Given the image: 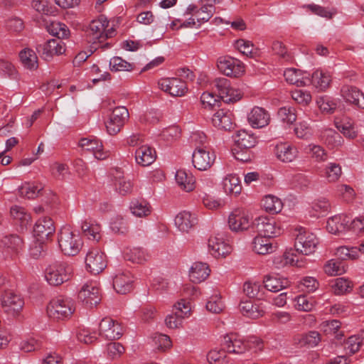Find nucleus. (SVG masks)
Returning a JSON list of instances; mask_svg holds the SVG:
<instances>
[{
    "label": "nucleus",
    "instance_id": "36",
    "mask_svg": "<svg viewBox=\"0 0 364 364\" xmlns=\"http://www.w3.org/2000/svg\"><path fill=\"white\" fill-rule=\"evenodd\" d=\"M337 129L348 139H355L358 136V131L352 119L348 117H343L336 121Z\"/></svg>",
    "mask_w": 364,
    "mask_h": 364
},
{
    "label": "nucleus",
    "instance_id": "5",
    "mask_svg": "<svg viewBox=\"0 0 364 364\" xmlns=\"http://www.w3.org/2000/svg\"><path fill=\"white\" fill-rule=\"evenodd\" d=\"M73 274V267L64 262L50 264L45 272L46 281L53 286H58L68 281Z\"/></svg>",
    "mask_w": 364,
    "mask_h": 364
},
{
    "label": "nucleus",
    "instance_id": "61",
    "mask_svg": "<svg viewBox=\"0 0 364 364\" xmlns=\"http://www.w3.org/2000/svg\"><path fill=\"white\" fill-rule=\"evenodd\" d=\"M279 118L287 124H291L296 120V109L290 106L282 107L277 112Z\"/></svg>",
    "mask_w": 364,
    "mask_h": 364
},
{
    "label": "nucleus",
    "instance_id": "63",
    "mask_svg": "<svg viewBox=\"0 0 364 364\" xmlns=\"http://www.w3.org/2000/svg\"><path fill=\"white\" fill-rule=\"evenodd\" d=\"M338 196L346 203H351L355 198L354 189L346 184H339L336 187Z\"/></svg>",
    "mask_w": 364,
    "mask_h": 364
},
{
    "label": "nucleus",
    "instance_id": "62",
    "mask_svg": "<svg viewBox=\"0 0 364 364\" xmlns=\"http://www.w3.org/2000/svg\"><path fill=\"white\" fill-rule=\"evenodd\" d=\"M11 215L14 220H19L22 226L26 225L31 220L30 214L24 208L18 205H14L11 208Z\"/></svg>",
    "mask_w": 364,
    "mask_h": 364
},
{
    "label": "nucleus",
    "instance_id": "2",
    "mask_svg": "<svg viewBox=\"0 0 364 364\" xmlns=\"http://www.w3.org/2000/svg\"><path fill=\"white\" fill-rule=\"evenodd\" d=\"M108 27L109 21L104 16H100L90 22L87 33L89 41L92 43V48L95 50L99 47L97 44L102 43L107 38L114 36V29L112 27Z\"/></svg>",
    "mask_w": 364,
    "mask_h": 364
},
{
    "label": "nucleus",
    "instance_id": "43",
    "mask_svg": "<svg viewBox=\"0 0 364 364\" xmlns=\"http://www.w3.org/2000/svg\"><path fill=\"white\" fill-rule=\"evenodd\" d=\"M81 229L84 235L87 237L89 240L98 241L101 237L100 225L91 220H85L83 221L81 225Z\"/></svg>",
    "mask_w": 364,
    "mask_h": 364
},
{
    "label": "nucleus",
    "instance_id": "38",
    "mask_svg": "<svg viewBox=\"0 0 364 364\" xmlns=\"http://www.w3.org/2000/svg\"><path fill=\"white\" fill-rule=\"evenodd\" d=\"M19 58L22 65L28 70H35L38 67V59L36 53L31 48H26L20 51Z\"/></svg>",
    "mask_w": 364,
    "mask_h": 364
},
{
    "label": "nucleus",
    "instance_id": "9",
    "mask_svg": "<svg viewBox=\"0 0 364 364\" xmlns=\"http://www.w3.org/2000/svg\"><path fill=\"white\" fill-rule=\"evenodd\" d=\"M129 117V113L127 107L124 106L115 107L106 122V129L109 134L115 135L119 133Z\"/></svg>",
    "mask_w": 364,
    "mask_h": 364
},
{
    "label": "nucleus",
    "instance_id": "41",
    "mask_svg": "<svg viewBox=\"0 0 364 364\" xmlns=\"http://www.w3.org/2000/svg\"><path fill=\"white\" fill-rule=\"evenodd\" d=\"M176 181L180 187L186 192L195 188L196 179L192 173L186 170L180 169L176 171Z\"/></svg>",
    "mask_w": 364,
    "mask_h": 364
},
{
    "label": "nucleus",
    "instance_id": "59",
    "mask_svg": "<svg viewBox=\"0 0 364 364\" xmlns=\"http://www.w3.org/2000/svg\"><path fill=\"white\" fill-rule=\"evenodd\" d=\"M341 324V322L338 320H331L323 322L322 327L326 333H333L337 340H341L344 336L342 331H339Z\"/></svg>",
    "mask_w": 364,
    "mask_h": 364
},
{
    "label": "nucleus",
    "instance_id": "51",
    "mask_svg": "<svg viewBox=\"0 0 364 364\" xmlns=\"http://www.w3.org/2000/svg\"><path fill=\"white\" fill-rule=\"evenodd\" d=\"M120 171H116V176L114 178L116 182L114 183L116 190L122 196L130 193L133 188V184L130 180H127L124 177L122 176Z\"/></svg>",
    "mask_w": 364,
    "mask_h": 364
},
{
    "label": "nucleus",
    "instance_id": "30",
    "mask_svg": "<svg viewBox=\"0 0 364 364\" xmlns=\"http://www.w3.org/2000/svg\"><path fill=\"white\" fill-rule=\"evenodd\" d=\"M212 122L218 129L230 130L233 127L232 113L223 109H219L213 114Z\"/></svg>",
    "mask_w": 364,
    "mask_h": 364
},
{
    "label": "nucleus",
    "instance_id": "44",
    "mask_svg": "<svg viewBox=\"0 0 364 364\" xmlns=\"http://www.w3.org/2000/svg\"><path fill=\"white\" fill-rule=\"evenodd\" d=\"M47 31L50 34L56 36L58 39L68 38L70 32L68 27L63 23L58 21H53L46 26Z\"/></svg>",
    "mask_w": 364,
    "mask_h": 364
},
{
    "label": "nucleus",
    "instance_id": "27",
    "mask_svg": "<svg viewBox=\"0 0 364 364\" xmlns=\"http://www.w3.org/2000/svg\"><path fill=\"white\" fill-rule=\"evenodd\" d=\"M132 277L129 272H123L116 274L113 279V287L115 291L125 294L132 289Z\"/></svg>",
    "mask_w": 364,
    "mask_h": 364
},
{
    "label": "nucleus",
    "instance_id": "35",
    "mask_svg": "<svg viewBox=\"0 0 364 364\" xmlns=\"http://www.w3.org/2000/svg\"><path fill=\"white\" fill-rule=\"evenodd\" d=\"M210 269L206 263L197 262L193 263L190 272L189 277L193 283H200L209 276Z\"/></svg>",
    "mask_w": 364,
    "mask_h": 364
},
{
    "label": "nucleus",
    "instance_id": "32",
    "mask_svg": "<svg viewBox=\"0 0 364 364\" xmlns=\"http://www.w3.org/2000/svg\"><path fill=\"white\" fill-rule=\"evenodd\" d=\"M156 157L155 150L149 146H141L135 151L136 161L142 166L151 165L154 162Z\"/></svg>",
    "mask_w": 364,
    "mask_h": 364
},
{
    "label": "nucleus",
    "instance_id": "11",
    "mask_svg": "<svg viewBox=\"0 0 364 364\" xmlns=\"http://www.w3.org/2000/svg\"><path fill=\"white\" fill-rule=\"evenodd\" d=\"M24 301L19 294L11 291L4 293L1 297V307L8 316L15 317L21 311Z\"/></svg>",
    "mask_w": 364,
    "mask_h": 364
},
{
    "label": "nucleus",
    "instance_id": "7",
    "mask_svg": "<svg viewBox=\"0 0 364 364\" xmlns=\"http://www.w3.org/2000/svg\"><path fill=\"white\" fill-rule=\"evenodd\" d=\"M213 84L218 97L226 103L235 102L242 98L241 91L232 87L230 80L225 77L215 78Z\"/></svg>",
    "mask_w": 364,
    "mask_h": 364
},
{
    "label": "nucleus",
    "instance_id": "28",
    "mask_svg": "<svg viewBox=\"0 0 364 364\" xmlns=\"http://www.w3.org/2000/svg\"><path fill=\"white\" fill-rule=\"evenodd\" d=\"M208 245L210 253L215 257H225L232 250L230 245L218 237H210Z\"/></svg>",
    "mask_w": 364,
    "mask_h": 364
},
{
    "label": "nucleus",
    "instance_id": "52",
    "mask_svg": "<svg viewBox=\"0 0 364 364\" xmlns=\"http://www.w3.org/2000/svg\"><path fill=\"white\" fill-rule=\"evenodd\" d=\"M363 343V338L359 335H353L348 338L343 343L347 354L353 355L358 352Z\"/></svg>",
    "mask_w": 364,
    "mask_h": 364
},
{
    "label": "nucleus",
    "instance_id": "8",
    "mask_svg": "<svg viewBox=\"0 0 364 364\" xmlns=\"http://www.w3.org/2000/svg\"><path fill=\"white\" fill-rule=\"evenodd\" d=\"M217 67L223 74L231 77H239L245 73L244 64L238 59L228 55L219 57Z\"/></svg>",
    "mask_w": 364,
    "mask_h": 364
},
{
    "label": "nucleus",
    "instance_id": "58",
    "mask_svg": "<svg viewBox=\"0 0 364 364\" xmlns=\"http://www.w3.org/2000/svg\"><path fill=\"white\" fill-rule=\"evenodd\" d=\"M324 271L328 275L335 276L346 272V268L342 262L331 259L324 265Z\"/></svg>",
    "mask_w": 364,
    "mask_h": 364
},
{
    "label": "nucleus",
    "instance_id": "25",
    "mask_svg": "<svg viewBox=\"0 0 364 364\" xmlns=\"http://www.w3.org/2000/svg\"><path fill=\"white\" fill-rule=\"evenodd\" d=\"M79 146L86 151L93 153L95 157L103 160L108 157L109 154L104 151L102 142L97 139L82 138L79 141Z\"/></svg>",
    "mask_w": 364,
    "mask_h": 364
},
{
    "label": "nucleus",
    "instance_id": "17",
    "mask_svg": "<svg viewBox=\"0 0 364 364\" xmlns=\"http://www.w3.org/2000/svg\"><path fill=\"white\" fill-rule=\"evenodd\" d=\"M78 299L88 308L95 306L101 301L98 287L95 283L85 284L78 293Z\"/></svg>",
    "mask_w": 364,
    "mask_h": 364
},
{
    "label": "nucleus",
    "instance_id": "49",
    "mask_svg": "<svg viewBox=\"0 0 364 364\" xmlns=\"http://www.w3.org/2000/svg\"><path fill=\"white\" fill-rule=\"evenodd\" d=\"M262 205L265 210L271 214L279 213L282 209V202L277 196H266L262 200Z\"/></svg>",
    "mask_w": 364,
    "mask_h": 364
},
{
    "label": "nucleus",
    "instance_id": "3",
    "mask_svg": "<svg viewBox=\"0 0 364 364\" xmlns=\"http://www.w3.org/2000/svg\"><path fill=\"white\" fill-rule=\"evenodd\" d=\"M58 242L64 255L75 256L80 251L83 242L80 235L73 232L70 227H63L58 234Z\"/></svg>",
    "mask_w": 364,
    "mask_h": 364
},
{
    "label": "nucleus",
    "instance_id": "60",
    "mask_svg": "<svg viewBox=\"0 0 364 364\" xmlns=\"http://www.w3.org/2000/svg\"><path fill=\"white\" fill-rule=\"evenodd\" d=\"M206 309L214 314L220 313L224 309V304L218 293L213 294L206 304Z\"/></svg>",
    "mask_w": 364,
    "mask_h": 364
},
{
    "label": "nucleus",
    "instance_id": "12",
    "mask_svg": "<svg viewBox=\"0 0 364 364\" xmlns=\"http://www.w3.org/2000/svg\"><path fill=\"white\" fill-rule=\"evenodd\" d=\"M36 50L41 57L50 61L55 55H60L66 50L65 43L60 39H50L36 46Z\"/></svg>",
    "mask_w": 364,
    "mask_h": 364
},
{
    "label": "nucleus",
    "instance_id": "4",
    "mask_svg": "<svg viewBox=\"0 0 364 364\" xmlns=\"http://www.w3.org/2000/svg\"><path fill=\"white\" fill-rule=\"evenodd\" d=\"M75 310L72 299L58 296L52 299L47 306L48 316L55 321L69 318Z\"/></svg>",
    "mask_w": 364,
    "mask_h": 364
},
{
    "label": "nucleus",
    "instance_id": "14",
    "mask_svg": "<svg viewBox=\"0 0 364 364\" xmlns=\"http://www.w3.org/2000/svg\"><path fill=\"white\" fill-rule=\"evenodd\" d=\"M85 264L87 271L97 274L107 267L106 257L99 249L92 248L86 255Z\"/></svg>",
    "mask_w": 364,
    "mask_h": 364
},
{
    "label": "nucleus",
    "instance_id": "55",
    "mask_svg": "<svg viewBox=\"0 0 364 364\" xmlns=\"http://www.w3.org/2000/svg\"><path fill=\"white\" fill-rule=\"evenodd\" d=\"M46 240H40L34 237L28 249L29 255L33 259L41 257L46 250Z\"/></svg>",
    "mask_w": 364,
    "mask_h": 364
},
{
    "label": "nucleus",
    "instance_id": "57",
    "mask_svg": "<svg viewBox=\"0 0 364 364\" xmlns=\"http://www.w3.org/2000/svg\"><path fill=\"white\" fill-rule=\"evenodd\" d=\"M333 291L336 294H343L351 291L353 283L344 277L336 278L332 285Z\"/></svg>",
    "mask_w": 364,
    "mask_h": 364
},
{
    "label": "nucleus",
    "instance_id": "13",
    "mask_svg": "<svg viewBox=\"0 0 364 364\" xmlns=\"http://www.w3.org/2000/svg\"><path fill=\"white\" fill-rule=\"evenodd\" d=\"M215 155L210 153L206 146L196 147L192 154L193 166L199 171H206L214 164Z\"/></svg>",
    "mask_w": 364,
    "mask_h": 364
},
{
    "label": "nucleus",
    "instance_id": "26",
    "mask_svg": "<svg viewBox=\"0 0 364 364\" xmlns=\"http://www.w3.org/2000/svg\"><path fill=\"white\" fill-rule=\"evenodd\" d=\"M228 225L233 231H242L250 227V218L245 212L235 210L229 215Z\"/></svg>",
    "mask_w": 364,
    "mask_h": 364
},
{
    "label": "nucleus",
    "instance_id": "18",
    "mask_svg": "<svg viewBox=\"0 0 364 364\" xmlns=\"http://www.w3.org/2000/svg\"><path fill=\"white\" fill-rule=\"evenodd\" d=\"M256 230L259 235L266 237H274L282 234L280 226L273 218H259L255 223Z\"/></svg>",
    "mask_w": 364,
    "mask_h": 364
},
{
    "label": "nucleus",
    "instance_id": "54",
    "mask_svg": "<svg viewBox=\"0 0 364 364\" xmlns=\"http://www.w3.org/2000/svg\"><path fill=\"white\" fill-rule=\"evenodd\" d=\"M109 68L112 72L132 71L134 70V65L121 57L114 56L109 60Z\"/></svg>",
    "mask_w": 364,
    "mask_h": 364
},
{
    "label": "nucleus",
    "instance_id": "53",
    "mask_svg": "<svg viewBox=\"0 0 364 364\" xmlns=\"http://www.w3.org/2000/svg\"><path fill=\"white\" fill-rule=\"evenodd\" d=\"M130 210L133 215L137 217H145L151 213V207L146 200H136L130 205Z\"/></svg>",
    "mask_w": 364,
    "mask_h": 364
},
{
    "label": "nucleus",
    "instance_id": "6",
    "mask_svg": "<svg viewBox=\"0 0 364 364\" xmlns=\"http://www.w3.org/2000/svg\"><path fill=\"white\" fill-rule=\"evenodd\" d=\"M318 244V239L314 233L307 231L303 228L298 229V234L294 242V252L302 255L313 254Z\"/></svg>",
    "mask_w": 364,
    "mask_h": 364
},
{
    "label": "nucleus",
    "instance_id": "50",
    "mask_svg": "<svg viewBox=\"0 0 364 364\" xmlns=\"http://www.w3.org/2000/svg\"><path fill=\"white\" fill-rule=\"evenodd\" d=\"M342 175V168L339 164L328 163L324 169V176L329 183H335Z\"/></svg>",
    "mask_w": 364,
    "mask_h": 364
},
{
    "label": "nucleus",
    "instance_id": "46",
    "mask_svg": "<svg viewBox=\"0 0 364 364\" xmlns=\"http://www.w3.org/2000/svg\"><path fill=\"white\" fill-rule=\"evenodd\" d=\"M188 11L190 14H193L197 21L201 24L210 20L215 12V9H208V6L203 5L200 9H196V6L190 5Z\"/></svg>",
    "mask_w": 364,
    "mask_h": 364
},
{
    "label": "nucleus",
    "instance_id": "15",
    "mask_svg": "<svg viewBox=\"0 0 364 364\" xmlns=\"http://www.w3.org/2000/svg\"><path fill=\"white\" fill-rule=\"evenodd\" d=\"M100 335L108 340H117L123 335L121 324L110 317L103 318L99 324Z\"/></svg>",
    "mask_w": 364,
    "mask_h": 364
},
{
    "label": "nucleus",
    "instance_id": "29",
    "mask_svg": "<svg viewBox=\"0 0 364 364\" xmlns=\"http://www.w3.org/2000/svg\"><path fill=\"white\" fill-rule=\"evenodd\" d=\"M331 75L328 72L316 70L311 75V83L318 92L326 90L331 82Z\"/></svg>",
    "mask_w": 364,
    "mask_h": 364
},
{
    "label": "nucleus",
    "instance_id": "33",
    "mask_svg": "<svg viewBox=\"0 0 364 364\" xmlns=\"http://www.w3.org/2000/svg\"><path fill=\"white\" fill-rule=\"evenodd\" d=\"M174 221L180 231L188 232L197 223V218L194 214L183 211L176 216Z\"/></svg>",
    "mask_w": 364,
    "mask_h": 364
},
{
    "label": "nucleus",
    "instance_id": "16",
    "mask_svg": "<svg viewBox=\"0 0 364 364\" xmlns=\"http://www.w3.org/2000/svg\"><path fill=\"white\" fill-rule=\"evenodd\" d=\"M158 84L161 90L174 97L183 96L188 90L186 83L178 77L162 78Z\"/></svg>",
    "mask_w": 364,
    "mask_h": 364
},
{
    "label": "nucleus",
    "instance_id": "39",
    "mask_svg": "<svg viewBox=\"0 0 364 364\" xmlns=\"http://www.w3.org/2000/svg\"><path fill=\"white\" fill-rule=\"evenodd\" d=\"M235 142L237 148L249 150L256 145L257 138L254 134H250L245 130H241L236 134Z\"/></svg>",
    "mask_w": 364,
    "mask_h": 364
},
{
    "label": "nucleus",
    "instance_id": "37",
    "mask_svg": "<svg viewBox=\"0 0 364 364\" xmlns=\"http://www.w3.org/2000/svg\"><path fill=\"white\" fill-rule=\"evenodd\" d=\"M349 219L343 215H334L327 220L326 229L332 234H337L344 231L348 226Z\"/></svg>",
    "mask_w": 364,
    "mask_h": 364
},
{
    "label": "nucleus",
    "instance_id": "48",
    "mask_svg": "<svg viewBox=\"0 0 364 364\" xmlns=\"http://www.w3.org/2000/svg\"><path fill=\"white\" fill-rule=\"evenodd\" d=\"M325 144L331 149L338 147L343 144L342 136L333 129H325L321 134Z\"/></svg>",
    "mask_w": 364,
    "mask_h": 364
},
{
    "label": "nucleus",
    "instance_id": "24",
    "mask_svg": "<svg viewBox=\"0 0 364 364\" xmlns=\"http://www.w3.org/2000/svg\"><path fill=\"white\" fill-rule=\"evenodd\" d=\"M343 99L358 108L364 109V95L356 87L343 85L341 90Z\"/></svg>",
    "mask_w": 364,
    "mask_h": 364
},
{
    "label": "nucleus",
    "instance_id": "22",
    "mask_svg": "<svg viewBox=\"0 0 364 364\" xmlns=\"http://www.w3.org/2000/svg\"><path fill=\"white\" fill-rule=\"evenodd\" d=\"M247 121L252 128H263L269 124L270 114L264 108L255 106L248 113Z\"/></svg>",
    "mask_w": 364,
    "mask_h": 364
},
{
    "label": "nucleus",
    "instance_id": "19",
    "mask_svg": "<svg viewBox=\"0 0 364 364\" xmlns=\"http://www.w3.org/2000/svg\"><path fill=\"white\" fill-rule=\"evenodd\" d=\"M0 247L6 252V257H13L23 251L24 241L17 235H6L1 240Z\"/></svg>",
    "mask_w": 364,
    "mask_h": 364
},
{
    "label": "nucleus",
    "instance_id": "34",
    "mask_svg": "<svg viewBox=\"0 0 364 364\" xmlns=\"http://www.w3.org/2000/svg\"><path fill=\"white\" fill-rule=\"evenodd\" d=\"M264 287L268 291L277 292L290 285V282L284 277L278 275H267L264 277Z\"/></svg>",
    "mask_w": 364,
    "mask_h": 364
},
{
    "label": "nucleus",
    "instance_id": "21",
    "mask_svg": "<svg viewBox=\"0 0 364 364\" xmlns=\"http://www.w3.org/2000/svg\"><path fill=\"white\" fill-rule=\"evenodd\" d=\"M272 263L274 267L278 269L287 266L301 267L304 264L303 259H299L293 250L286 251L282 255L274 256Z\"/></svg>",
    "mask_w": 364,
    "mask_h": 364
},
{
    "label": "nucleus",
    "instance_id": "64",
    "mask_svg": "<svg viewBox=\"0 0 364 364\" xmlns=\"http://www.w3.org/2000/svg\"><path fill=\"white\" fill-rule=\"evenodd\" d=\"M226 358V350L223 347L221 349H213L207 354V360L210 364H223Z\"/></svg>",
    "mask_w": 364,
    "mask_h": 364
},
{
    "label": "nucleus",
    "instance_id": "42",
    "mask_svg": "<svg viewBox=\"0 0 364 364\" xmlns=\"http://www.w3.org/2000/svg\"><path fill=\"white\" fill-rule=\"evenodd\" d=\"M284 77L287 82L297 87L305 86L309 82L308 78L303 76L301 71L296 68L286 69L284 72Z\"/></svg>",
    "mask_w": 364,
    "mask_h": 364
},
{
    "label": "nucleus",
    "instance_id": "56",
    "mask_svg": "<svg viewBox=\"0 0 364 364\" xmlns=\"http://www.w3.org/2000/svg\"><path fill=\"white\" fill-rule=\"evenodd\" d=\"M312 210L316 213L317 217L323 216L329 213L331 204L326 198H320L315 200L311 204Z\"/></svg>",
    "mask_w": 364,
    "mask_h": 364
},
{
    "label": "nucleus",
    "instance_id": "31",
    "mask_svg": "<svg viewBox=\"0 0 364 364\" xmlns=\"http://www.w3.org/2000/svg\"><path fill=\"white\" fill-rule=\"evenodd\" d=\"M277 245H274L269 237L262 235L255 237L252 242L253 250L259 255L270 254L276 251Z\"/></svg>",
    "mask_w": 364,
    "mask_h": 364
},
{
    "label": "nucleus",
    "instance_id": "20",
    "mask_svg": "<svg viewBox=\"0 0 364 364\" xmlns=\"http://www.w3.org/2000/svg\"><path fill=\"white\" fill-rule=\"evenodd\" d=\"M55 232L54 223L50 218L38 219L33 227V237L48 241Z\"/></svg>",
    "mask_w": 364,
    "mask_h": 364
},
{
    "label": "nucleus",
    "instance_id": "45",
    "mask_svg": "<svg viewBox=\"0 0 364 364\" xmlns=\"http://www.w3.org/2000/svg\"><path fill=\"white\" fill-rule=\"evenodd\" d=\"M43 186L41 183L32 182L24 183L19 188L18 192L22 197L28 199L36 198L43 191Z\"/></svg>",
    "mask_w": 364,
    "mask_h": 364
},
{
    "label": "nucleus",
    "instance_id": "40",
    "mask_svg": "<svg viewBox=\"0 0 364 364\" xmlns=\"http://www.w3.org/2000/svg\"><path fill=\"white\" fill-rule=\"evenodd\" d=\"M224 191L228 194L238 195L242 190L240 180L236 174L227 175L222 181Z\"/></svg>",
    "mask_w": 364,
    "mask_h": 364
},
{
    "label": "nucleus",
    "instance_id": "23",
    "mask_svg": "<svg viewBox=\"0 0 364 364\" xmlns=\"http://www.w3.org/2000/svg\"><path fill=\"white\" fill-rule=\"evenodd\" d=\"M277 159L283 163H291L298 156V149L289 142L277 144L274 150Z\"/></svg>",
    "mask_w": 364,
    "mask_h": 364
},
{
    "label": "nucleus",
    "instance_id": "10",
    "mask_svg": "<svg viewBox=\"0 0 364 364\" xmlns=\"http://www.w3.org/2000/svg\"><path fill=\"white\" fill-rule=\"evenodd\" d=\"M175 312L168 315L165 319L167 327L177 328L181 326L182 320L189 317L191 311V303L185 299H181L174 306Z\"/></svg>",
    "mask_w": 364,
    "mask_h": 364
},
{
    "label": "nucleus",
    "instance_id": "47",
    "mask_svg": "<svg viewBox=\"0 0 364 364\" xmlns=\"http://www.w3.org/2000/svg\"><path fill=\"white\" fill-rule=\"evenodd\" d=\"M240 309L244 316L251 318H257L264 314V311L257 304H254L250 301H242Z\"/></svg>",
    "mask_w": 364,
    "mask_h": 364
},
{
    "label": "nucleus",
    "instance_id": "1",
    "mask_svg": "<svg viewBox=\"0 0 364 364\" xmlns=\"http://www.w3.org/2000/svg\"><path fill=\"white\" fill-rule=\"evenodd\" d=\"M221 346L226 353L242 355L253 350L255 352L262 348V340L256 336H250L247 339L235 334H228L223 337Z\"/></svg>",
    "mask_w": 364,
    "mask_h": 364
}]
</instances>
